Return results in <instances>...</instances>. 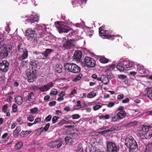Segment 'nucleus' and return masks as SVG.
I'll return each mask as SVG.
<instances>
[{
	"label": "nucleus",
	"instance_id": "774afa93",
	"mask_svg": "<svg viewBox=\"0 0 152 152\" xmlns=\"http://www.w3.org/2000/svg\"><path fill=\"white\" fill-rule=\"evenodd\" d=\"M129 102V99L128 98H126L125 99H123L122 101V102L124 103Z\"/></svg>",
	"mask_w": 152,
	"mask_h": 152
},
{
	"label": "nucleus",
	"instance_id": "9b49d317",
	"mask_svg": "<svg viewBox=\"0 0 152 152\" xmlns=\"http://www.w3.org/2000/svg\"><path fill=\"white\" fill-rule=\"evenodd\" d=\"M62 48L64 49H70L75 48V45L74 44V41L72 39L68 40L65 42L63 43Z\"/></svg>",
	"mask_w": 152,
	"mask_h": 152
},
{
	"label": "nucleus",
	"instance_id": "412c9836",
	"mask_svg": "<svg viewBox=\"0 0 152 152\" xmlns=\"http://www.w3.org/2000/svg\"><path fill=\"white\" fill-rule=\"evenodd\" d=\"M33 53L35 56L36 57L37 59H45L43 52L40 53L37 51H34Z\"/></svg>",
	"mask_w": 152,
	"mask_h": 152
},
{
	"label": "nucleus",
	"instance_id": "13d9d810",
	"mask_svg": "<svg viewBox=\"0 0 152 152\" xmlns=\"http://www.w3.org/2000/svg\"><path fill=\"white\" fill-rule=\"evenodd\" d=\"M50 126V123H48L47 124L44 128V130L45 132H46L47 131H48Z\"/></svg>",
	"mask_w": 152,
	"mask_h": 152
},
{
	"label": "nucleus",
	"instance_id": "052dcab7",
	"mask_svg": "<svg viewBox=\"0 0 152 152\" xmlns=\"http://www.w3.org/2000/svg\"><path fill=\"white\" fill-rule=\"evenodd\" d=\"M8 97L7 98V101L8 102H10L13 100V98L11 96H7Z\"/></svg>",
	"mask_w": 152,
	"mask_h": 152
},
{
	"label": "nucleus",
	"instance_id": "6e6552de",
	"mask_svg": "<svg viewBox=\"0 0 152 152\" xmlns=\"http://www.w3.org/2000/svg\"><path fill=\"white\" fill-rule=\"evenodd\" d=\"M125 144L127 147H138V145L134 138L130 137L129 138H126L125 140Z\"/></svg>",
	"mask_w": 152,
	"mask_h": 152
},
{
	"label": "nucleus",
	"instance_id": "72a5a7b5",
	"mask_svg": "<svg viewBox=\"0 0 152 152\" xmlns=\"http://www.w3.org/2000/svg\"><path fill=\"white\" fill-rule=\"evenodd\" d=\"M110 118V116L108 114H106L104 115H102L99 116V118L100 120L101 119H108Z\"/></svg>",
	"mask_w": 152,
	"mask_h": 152
},
{
	"label": "nucleus",
	"instance_id": "e2e57ef3",
	"mask_svg": "<svg viewBox=\"0 0 152 152\" xmlns=\"http://www.w3.org/2000/svg\"><path fill=\"white\" fill-rule=\"evenodd\" d=\"M108 129L102 131H99L98 132L100 134H106L107 132H108Z\"/></svg>",
	"mask_w": 152,
	"mask_h": 152
},
{
	"label": "nucleus",
	"instance_id": "c85d7f7f",
	"mask_svg": "<svg viewBox=\"0 0 152 152\" xmlns=\"http://www.w3.org/2000/svg\"><path fill=\"white\" fill-rule=\"evenodd\" d=\"M147 95L149 99H152V88L151 87L148 88Z\"/></svg>",
	"mask_w": 152,
	"mask_h": 152
},
{
	"label": "nucleus",
	"instance_id": "de8ad7c7",
	"mask_svg": "<svg viewBox=\"0 0 152 152\" xmlns=\"http://www.w3.org/2000/svg\"><path fill=\"white\" fill-rule=\"evenodd\" d=\"M38 109L37 107H34L30 110V112L31 114H35L38 111Z\"/></svg>",
	"mask_w": 152,
	"mask_h": 152
},
{
	"label": "nucleus",
	"instance_id": "4c0bfd02",
	"mask_svg": "<svg viewBox=\"0 0 152 152\" xmlns=\"http://www.w3.org/2000/svg\"><path fill=\"white\" fill-rule=\"evenodd\" d=\"M134 64V63L133 62L131 61L127 62V63L125 64V65L126 66V68H128L132 67Z\"/></svg>",
	"mask_w": 152,
	"mask_h": 152
},
{
	"label": "nucleus",
	"instance_id": "4d7b16f0",
	"mask_svg": "<svg viewBox=\"0 0 152 152\" xmlns=\"http://www.w3.org/2000/svg\"><path fill=\"white\" fill-rule=\"evenodd\" d=\"M41 118H36L34 122V124H36L37 123H39L41 121Z\"/></svg>",
	"mask_w": 152,
	"mask_h": 152
},
{
	"label": "nucleus",
	"instance_id": "f704fd0d",
	"mask_svg": "<svg viewBox=\"0 0 152 152\" xmlns=\"http://www.w3.org/2000/svg\"><path fill=\"white\" fill-rule=\"evenodd\" d=\"M151 125L144 126L142 127V130L144 132H145L146 133V132L149 131V128H151Z\"/></svg>",
	"mask_w": 152,
	"mask_h": 152
},
{
	"label": "nucleus",
	"instance_id": "37998d69",
	"mask_svg": "<svg viewBox=\"0 0 152 152\" xmlns=\"http://www.w3.org/2000/svg\"><path fill=\"white\" fill-rule=\"evenodd\" d=\"M65 120L64 119H62L57 124L58 126H62L64 124H65Z\"/></svg>",
	"mask_w": 152,
	"mask_h": 152
},
{
	"label": "nucleus",
	"instance_id": "a211bd4d",
	"mask_svg": "<svg viewBox=\"0 0 152 152\" xmlns=\"http://www.w3.org/2000/svg\"><path fill=\"white\" fill-rule=\"evenodd\" d=\"M110 117L111 119V121L115 122L117 121L120 120L118 118V114L116 111L113 112L110 114Z\"/></svg>",
	"mask_w": 152,
	"mask_h": 152
},
{
	"label": "nucleus",
	"instance_id": "49530a36",
	"mask_svg": "<svg viewBox=\"0 0 152 152\" xmlns=\"http://www.w3.org/2000/svg\"><path fill=\"white\" fill-rule=\"evenodd\" d=\"M27 119L30 122H32L34 120V117L32 115H30L27 118Z\"/></svg>",
	"mask_w": 152,
	"mask_h": 152
},
{
	"label": "nucleus",
	"instance_id": "20e7f679",
	"mask_svg": "<svg viewBox=\"0 0 152 152\" xmlns=\"http://www.w3.org/2000/svg\"><path fill=\"white\" fill-rule=\"evenodd\" d=\"M25 36L27 39L30 41L37 40V34L35 31L31 28L26 30Z\"/></svg>",
	"mask_w": 152,
	"mask_h": 152
},
{
	"label": "nucleus",
	"instance_id": "f257e3e1",
	"mask_svg": "<svg viewBox=\"0 0 152 152\" xmlns=\"http://www.w3.org/2000/svg\"><path fill=\"white\" fill-rule=\"evenodd\" d=\"M64 67L65 70L74 74L80 72L81 70L78 66L73 63H66L64 64Z\"/></svg>",
	"mask_w": 152,
	"mask_h": 152
},
{
	"label": "nucleus",
	"instance_id": "39448f33",
	"mask_svg": "<svg viewBox=\"0 0 152 152\" xmlns=\"http://www.w3.org/2000/svg\"><path fill=\"white\" fill-rule=\"evenodd\" d=\"M11 50V48L7 47L6 45H3L0 47V59H2L7 57Z\"/></svg>",
	"mask_w": 152,
	"mask_h": 152
},
{
	"label": "nucleus",
	"instance_id": "ddd939ff",
	"mask_svg": "<svg viewBox=\"0 0 152 152\" xmlns=\"http://www.w3.org/2000/svg\"><path fill=\"white\" fill-rule=\"evenodd\" d=\"M62 144V141L58 140L50 142L48 144V146L50 148H53L57 147V148H60Z\"/></svg>",
	"mask_w": 152,
	"mask_h": 152
},
{
	"label": "nucleus",
	"instance_id": "393cba45",
	"mask_svg": "<svg viewBox=\"0 0 152 152\" xmlns=\"http://www.w3.org/2000/svg\"><path fill=\"white\" fill-rule=\"evenodd\" d=\"M144 152H152V142L148 143L146 146Z\"/></svg>",
	"mask_w": 152,
	"mask_h": 152
},
{
	"label": "nucleus",
	"instance_id": "0e129e2a",
	"mask_svg": "<svg viewBox=\"0 0 152 152\" xmlns=\"http://www.w3.org/2000/svg\"><path fill=\"white\" fill-rule=\"evenodd\" d=\"M114 103L113 102H110L108 104L107 107H112L114 106Z\"/></svg>",
	"mask_w": 152,
	"mask_h": 152
},
{
	"label": "nucleus",
	"instance_id": "7ed1b4c3",
	"mask_svg": "<svg viewBox=\"0 0 152 152\" xmlns=\"http://www.w3.org/2000/svg\"><path fill=\"white\" fill-rule=\"evenodd\" d=\"M55 25L60 33L63 32L67 33L72 30L71 27L65 25L62 23L57 22L55 23Z\"/></svg>",
	"mask_w": 152,
	"mask_h": 152
},
{
	"label": "nucleus",
	"instance_id": "0eeeda50",
	"mask_svg": "<svg viewBox=\"0 0 152 152\" xmlns=\"http://www.w3.org/2000/svg\"><path fill=\"white\" fill-rule=\"evenodd\" d=\"M84 61V66H86L88 67H93L96 65V61L92 58L90 57H85Z\"/></svg>",
	"mask_w": 152,
	"mask_h": 152
},
{
	"label": "nucleus",
	"instance_id": "a18cd8bd",
	"mask_svg": "<svg viewBox=\"0 0 152 152\" xmlns=\"http://www.w3.org/2000/svg\"><path fill=\"white\" fill-rule=\"evenodd\" d=\"M58 91L56 89H53L51 91L50 94L52 95H56L57 94Z\"/></svg>",
	"mask_w": 152,
	"mask_h": 152
},
{
	"label": "nucleus",
	"instance_id": "cd10ccee",
	"mask_svg": "<svg viewBox=\"0 0 152 152\" xmlns=\"http://www.w3.org/2000/svg\"><path fill=\"white\" fill-rule=\"evenodd\" d=\"M23 146V143L21 142H18L15 144V149L18 150Z\"/></svg>",
	"mask_w": 152,
	"mask_h": 152
},
{
	"label": "nucleus",
	"instance_id": "58836bf2",
	"mask_svg": "<svg viewBox=\"0 0 152 152\" xmlns=\"http://www.w3.org/2000/svg\"><path fill=\"white\" fill-rule=\"evenodd\" d=\"M77 152H83L82 145L81 144H78L77 146V148L76 150Z\"/></svg>",
	"mask_w": 152,
	"mask_h": 152
},
{
	"label": "nucleus",
	"instance_id": "864d4df0",
	"mask_svg": "<svg viewBox=\"0 0 152 152\" xmlns=\"http://www.w3.org/2000/svg\"><path fill=\"white\" fill-rule=\"evenodd\" d=\"M72 139L71 137L69 136H67L65 137V141L66 144L68 143L69 142V141Z\"/></svg>",
	"mask_w": 152,
	"mask_h": 152
},
{
	"label": "nucleus",
	"instance_id": "dca6fc26",
	"mask_svg": "<svg viewBox=\"0 0 152 152\" xmlns=\"http://www.w3.org/2000/svg\"><path fill=\"white\" fill-rule=\"evenodd\" d=\"M107 152H110V151L113 149H117V147L115 143L109 142L107 144Z\"/></svg>",
	"mask_w": 152,
	"mask_h": 152
},
{
	"label": "nucleus",
	"instance_id": "c756f323",
	"mask_svg": "<svg viewBox=\"0 0 152 152\" xmlns=\"http://www.w3.org/2000/svg\"><path fill=\"white\" fill-rule=\"evenodd\" d=\"M38 62L37 61H30V64L33 68H36L38 65Z\"/></svg>",
	"mask_w": 152,
	"mask_h": 152
},
{
	"label": "nucleus",
	"instance_id": "e433bc0d",
	"mask_svg": "<svg viewBox=\"0 0 152 152\" xmlns=\"http://www.w3.org/2000/svg\"><path fill=\"white\" fill-rule=\"evenodd\" d=\"M108 59L104 57H101L99 59L100 62L102 63L105 64L108 62Z\"/></svg>",
	"mask_w": 152,
	"mask_h": 152
},
{
	"label": "nucleus",
	"instance_id": "f3484780",
	"mask_svg": "<svg viewBox=\"0 0 152 152\" xmlns=\"http://www.w3.org/2000/svg\"><path fill=\"white\" fill-rule=\"evenodd\" d=\"M22 52L19 53L21 55L18 57V59L20 61H22L24 59L26 58L28 56V51L27 49H24Z\"/></svg>",
	"mask_w": 152,
	"mask_h": 152
},
{
	"label": "nucleus",
	"instance_id": "603ef678",
	"mask_svg": "<svg viewBox=\"0 0 152 152\" xmlns=\"http://www.w3.org/2000/svg\"><path fill=\"white\" fill-rule=\"evenodd\" d=\"M102 106L99 105H96L93 107V109L94 110H99L102 107Z\"/></svg>",
	"mask_w": 152,
	"mask_h": 152
},
{
	"label": "nucleus",
	"instance_id": "c9c22d12",
	"mask_svg": "<svg viewBox=\"0 0 152 152\" xmlns=\"http://www.w3.org/2000/svg\"><path fill=\"white\" fill-rule=\"evenodd\" d=\"M96 96V94L94 93V91H92L89 93L87 96L88 98H91L95 97Z\"/></svg>",
	"mask_w": 152,
	"mask_h": 152
},
{
	"label": "nucleus",
	"instance_id": "473e14b6",
	"mask_svg": "<svg viewBox=\"0 0 152 152\" xmlns=\"http://www.w3.org/2000/svg\"><path fill=\"white\" fill-rule=\"evenodd\" d=\"M120 129L119 127L118 126H113L112 127L108 129V132L113 131L115 130H118Z\"/></svg>",
	"mask_w": 152,
	"mask_h": 152
},
{
	"label": "nucleus",
	"instance_id": "a878e982",
	"mask_svg": "<svg viewBox=\"0 0 152 152\" xmlns=\"http://www.w3.org/2000/svg\"><path fill=\"white\" fill-rule=\"evenodd\" d=\"M26 49L24 45L20 42L18 43V49L19 53L22 52L24 49Z\"/></svg>",
	"mask_w": 152,
	"mask_h": 152
},
{
	"label": "nucleus",
	"instance_id": "4be33fe9",
	"mask_svg": "<svg viewBox=\"0 0 152 152\" xmlns=\"http://www.w3.org/2000/svg\"><path fill=\"white\" fill-rule=\"evenodd\" d=\"M108 77H109V75H108L107 76L104 75H101V81L105 85H107L109 82Z\"/></svg>",
	"mask_w": 152,
	"mask_h": 152
},
{
	"label": "nucleus",
	"instance_id": "9d476101",
	"mask_svg": "<svg viewBox=\"0 0 152 152\" xmlns=\"http://www.w3.org/2000/svg\"><path fill=\"white\" fill-rule=\"evenodd\" d=\"M124 107L123 106L119 107L116 110L118 118L120 120L124 118L126 116V113L124 110Z\"/></svg>",
	"mask_w": 152,
	"mask_h": 152
},
{
	"label": "nucleus",
	"instance_id": "2f4dec72",
	"mask_svg": "<svg viewBox=\"0 0 152 152\" xmlns=\"http://www.w3.org/2000/svg\"><path fill=\"white\" fill-rule=\"evenodd\" d=\"M82 77L83 75L81 74H80L74 78L72 81L73 82H77L79 80L82 78Z\"/></svg>",
	"mask_w": 152,
	"mask_h": 152
},
{
	"label": "nucleus",
	"instance_id": "4468645a",
	"mask_svg": "<svg viewBox=\"0 0 152 152\" xmlns=\"http://www.w3.org/2000/svg\"><path fill=\"white\" fill-rule=\"evenodd\" d=\"M82 56V52L79 50H77L74 53L73 57L75 61L79 62L81 61Z\"/></svg>",
	"mask_w": 152,
	"mask_h": 152
},
{
	"label": "nucleus",
	"instance_id": "f8f14e48",
	"mask_svg": "<svg viewBox=\"0 0 152 152\" xmlns=\"http://www.w3.org/2000/svg\"><path fill=\"white\" fill-rule=\"evenodd\" d=\"M39 20V17L37 15H31L25 20V23L27 24L29 23H32L35 22H37Z\"/></svg>",
	"mask_w": 152,
	"mask_h": 152
},
{
	"label": "nucleus",
	"instance_id": "3c124183",
	"mask_svg": "<svg viewBox=\"0 0 152 152\" xmlns=\"http://www.w3.org/2000/svg\"><path fill=\"white\" fill-rule=\"evenodd\" d=\"M81 105V101L80 100H78L77 101V104L74 106V108L75 109L77 110L78 109L76 107H79Z\"/></svg>",
	"mask_w": 152,
	"mask_h": 152
},
{
	"label": "nucleus",
	"instance_id": "5701e85b",
	"mask_svg": "<svg viewBox=\"0 0 152 152\" xmlns=\"http://www.w3.org/2000/svg\"><path fill=\"white\" fill-rule=\"evenodd\" d=\"M34 96V94L33 92H32L29 94L26 100V102L28 103H31L32 102Z\"/></svg>",
	"mask_w": 152,
	"mask_h": 152
},
{
	"label": "nucleus",
	"instance_id": "1a4fd4ad",
	"mask_svg": "<svg viewBox=\"0 0 152 152\" xmlns=\"http://www.w3.org/2000/svg\"><path fill=\"white\" fill-rule=\"evenodd\" d=\"M9 63L7 60H2L0 59V71L2 72H6L8 70Z\"/></svg>",
	"mask_w": 152,
	"mask_h": 152
},
{
	"label": "nucleus",
	"instance_id": "69168bd1",
	"mask_svg": "<svg viewBox=\"0 0 152 152\" xmlns=\"http://www.w3.org/2000/svg\"><path fill=\"white\" fill-rule=\"evenodd\" d=\"M77 94V91L76 89H74L71 92V95H74L75 94Z\"/></svg>",
	"mask_w": 152,
	"mask_h": 152
},
{
	"label": "nucleus",
	"instance_id": "7c9ffc66",
	"mask_svg": "<svg viewBox=\"0 0 152 152\" xmlns=\"http://www.w3.org/2000/svg\"><path fill=\"white\" fill-rule=\"evenodd\" d=\"M56 71L57 72L60 73L62 71V66L61 65L57 64L56 66Z\"/></svg>",
	"mask_w": 152,
	"mask_h": 152
},
{
	"label": "nucleus",
	"instance_id": "6e6d98bb",
	"mask_svg": "<svg viewBox=\"0 0 152 152\" xmlns=\"http://www.w3.org/2000/svg\"><path fill=\"white\" fill-rule=\"evenodd\" d=\"M52 118V116L51 115H48L45 119V121L47 122H49L50 121Z\"/></svg>",
	"mask_w": 152,
	"mask_h": 152
},
{
	"label": "nucleus",
	"instance_id": "423d86ee",
	"mask_svg": "<svg viewBox=\"0 0 152 152\" xmlns=\"http://www.w3.org/2000/svg\"><path fill=\"white\" fill-rule=\"evenodd\" d=\"M37 70L36 69L32 70H27L26 72L27 76L29 82H33L36 77V74Z\"/></svg>",
	"mask_w": 152,
	"mask_h": 152
},
{
	"label": "nucleus",
	"instance_id": "6ab92c4d",
	"mask_svg": "<svg viewBox=\"0 0 152 152\" xmlns=\"http://www.w3.org/2000/svg\"><path fill=\"white\" fill-rule=\"evenodd\" d=\"M137 136L142 139H149V137H147L146 133L145 132H144L142 130L137 133Z\"/></svg>",
	"mask_w": 152,
	"mask_h": 152
},
{
	"label": "nucleus",
	"instance_id": "bf43d9fd",
	"mask_svg": "<svg viewBox=\"0 0 152 152\" xmlns=\"http://www.w3.org/2000/svg\"><path fill=\"white\" fill-rule=\"evenodd\" d=\"M21 130L20 127V126H18L14 130V132H17L19 133V132H20Z\"/></svg>",
	"mask_w": 152,
	"mask_h": 152
},
{
	"label": "nucleus",
	"instance_id": "ea45409f",
	"mask_svg": "<svg viewBox=\"0 0 152 152\" xmlns=\"http://www.w3.org/2000/svg\"><path fill=\"white\" fill-rule=\"evenodd\" d=\"M59 118V117L58 116H54L52 119V123L54 124L56 123Z\"/></svg>",
	"mask_w": 152,
	"mask_h": 152
},
{
	"label": "nucleus",
	"instance_id": "b1692460",
	"mask_svg": "<svg viewBox=\"0 0 152 152\" xmlns=\"http://www.w3.org/2000/svg\"><path fill=\"white\" fill-rule=\"evenodd\" d=\"M125 64L122 62L119 63L117 65L116 68L120 71H123L125 69Z\"/></svg>",
	"mask_w": 152,
	"mask_h": 152
},
{
	"label": "nucleus",
	"instance_id": "bb28decb",
	"mask_svg": "<svg viewBox=\"0 0 152 152\" xmlns=\"http://www.w3.org/2000/svg\"><path fill=\"white\" fill-rule=\"evenodd\" d=\"M15 100L16 103L18 105L21 104L23 102L22 97L20 96H18L16 97Z\"/></svg>",
	"mask_w": 152,
	"mask_h": 152
},
{
	"label": "nucleus",
	"instance_id": "338daca9",
	"mask_svg": "<svg viewBox=\"0 0 152 152\" xmlns=\"http://www.w3.org/2000/svg\"><path fill=\"white\" fill-rule=\"evenodd\" d=\"M56 104V102L55 101H53V102H50L49 103V105L51 106H53L55 105Z\"/></svg>",
	"mask_w": 152,
	"mask_h": 152
},
{
	"label": "nucleus",
	"instance_id": "aec40b11",
	"mask_svg": "<svg viewBox=\"0 0 152 152\" xmlns=\"http://www.w3.org/2000/svg\"><path fill=\"white\" fill-rule=\"evenodd\" d=\"M53 51V49H46L43 52L44 59H45V58H47L51 54Z\"/></svg>",
	"mask_w": 152,
	"mask_h": 152
},
{
	"label": "nucleus",
	"instance_id": "5fc2aeb1",
	"mask_svg": "<svg viewBox=\"0 0 152 152\" xmlns=\"http://www.w3.org/2000/svg\"><path fill=\"white\" fill-rule=\"evenodd\" d=\"M118 77L120 79L124 80L126 78L127 76L124 75H118Z\"/></svg>",
	"mask_w": 152,
	"mask_h": 152
},
{
	"label": "nucleus",
	"instance_id": "680f3d73",
	"mask_svg": "<svg viewBox=\"0 0 152 152\" xmlns=\"http://www.w3.org/2000/svg\"><path fill=\"white\" fill-rule=\"evenodd\" d=\"M41 88V87H39L37 86H31V88L34 91L38 90V89L39 90V88Z\"/></svg>",
	"mask_w": 152,
	"mask_h": 152
},
{
	"label": "nucleus",
	"instance_id": "f03ea898",
	"mask_svg": "<svg viewBox=\"0 0 152 152\" xmlns=\"http://www.w3.org/2000/svg\"><path fill=\"white\" fill-rule=\"evenodd\" d=\"M105 26L103 25L99 28V34L100 36L103 39H110L113 40L115 37L111 34V32L109 30H105Z\"/></svg>",
	"mask_w": 152,
	"mask_h": 152
},
{
	"label": "nucleus",
	"instance_id": "8fccbe9b",
	"mask_svg": "<svg viewBox=\"0 0 152 152\" xmlns=\"http://www.w3.org/2000/svg\"><path fill=\"white\" fill-rule=\"evenodd\" d=\"M80 117L78 114H75L72 115V118L73 119H77L79 118Z\"/></svg>",
	"mask_w": 152,
	"mask_h": 152
},
{
	"label": "nucleus",
	"instance_id": "2eb2a0df",
	"mask_svg": "<svg viewBox=\"0 0 152 152\" xmlns=\"http://www.w3.org/2000/svg\"><path fill=\"white\" fill-rule=\"evenodd\" d=\"M53 86V83L52 82H50L48 83L47 85L42 86L41 88H39V90L43 92L48 91L50 88Z\"/></svg>",
	"mask_w": 152,
	"mask_h": 152
},
{
	"label": "nucleus",
	"instance_id": "79ce46f5",
	"mask_svg": "<svg viewBox=\"0 0 152 152\" xmlns=\"http://www.w3.org/2000/svg\"><path fill=\"white\" fill-rule=\"evenodd\" d=\"M4 39L3 37V35L0 34V45L4 44Z\"/></svg>",
	"mask_w": 152,
	"mask_h": 152
},
{
	"label": "nucleus",
	"instance_id": "09e8293b",
	"mask_svg": "<svg viewBox=\"0 0 152 152\" xmlns=\"http://www.w3.org/2000/svg\"><path fill=\"white\" fill-rule=\"evenodd\" d=\"M12 111L14 113H16L17 111V105L14 104L12 107Z\"/></svg>",
	"mask_w": 152,
	"mask_h": 152
},
{
	"label": "nucleus",
	"instance_id": "c03bdc74",
	"mask_svg": "<svg viewBox=\"0 0 152 152\" xmlns=\"http://www.w3.org/2000/svg\"><path fill=\"white\" fill-rule=\"evenodd\" d=\"M8 107V105L7 104H6L4 105L2 107V111L3 112L6 113L7 112V109Z\"/></svg>",
	"mask_w": 152,
	"mask_h": 152
},
{
	"label": "nucleus",
	"instance_id": "a19ab883",
	"mask_svg": "<svg viewBox=\"0 0 152 152\" xmlns=\"http://www.w3.org/2000/svg\"><path fill=\"white\" fill-rule=\"evenodd\" d=\"M129 152H136L138 149V148H135V147H129Z\"/></svg>",
	"mask_w": 152,
	"mask_h": 152
}]
</instances>
